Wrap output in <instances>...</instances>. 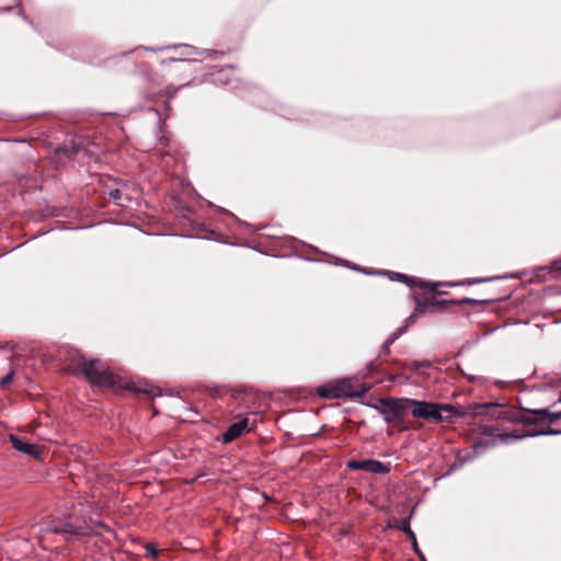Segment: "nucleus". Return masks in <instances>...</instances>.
Here are the masks:
<instances>
[{
	"label": "nucleus",
	"mask_w": 561,
	"mask_h": 561,
	"mask_svg": "<svg viewBox=\"0 0 561 561\" xmlns=\"http://www.w3.org/2000/svg\"><path fill=\"white\" fill-rule=\"evenodd\" d=\"M485 413L495 417L496 420H519L523 424L529 426L534 425L533 431H512L502 432L497 426L485 425L483 426V434L499 437L504 443L531 437L537 435H556L561 434V411L551 412L549 409L534 410L528 414L516 416V413L511 411L505 405L496 403H486L483 405Z\"/></svg>",
	"instance_id": "1"
},
{
	"label": "nucleus",
	"mask_w": 561,
	"mask_h": 561,
	"mask_svg": "<svg viewBox=\"0 0 561 561\" xmlns=\"http://www.w3.org/2000/svg\"><path fill=\"white\" fill-rule=\"evenodd\" d=\"M437 284L427 285L423 295H415V312L417 313H449L455 312L457 305L472 304L477 308L476 312H497L499 302L496 300L481 299L474 300L465 298L462 300L447 299L445 294L436 290Z\"/></svg>",
	"instance_id": "2"
},
{
	"label": "nucleus",
	"mask_w": 561,
	"mask_h": 561,
	"mask_svg": "<svg viewBox=\"0 0 561 561\" xmlns=\"http://www.w3.org/2000/svg\"><path fill=\"white\" fill-rule=\"evenodd\" d=\"M78 366L80 367V371L92 385L102 388L119 386L137 393H146L151 397L159 396L154 388L147 382L136 383L134 381H121L119 377L110 371L106 364L100 359H87L84 356H79Z\"/></svg>",
	"instance_id": "3"
},
{
	"label": "nucleus",
	"mask_w": 561,
	"mask_h": 561,
	"mask_svg": "<svg viewBox=\"0 0 561 561\" xmlns=\"http://www.w3.org/2000/svg\"><path fill=\"white\" fill-rule=\"evenodd\" d=\"M408 404L414 419H421L432 424L451 422L454 417H459L463 414L460 408L447 403L410 399Z\"/></svg>",
	"instance_id": "4"
},
{
	"label": "nucleus",
	"mask_w": 561,
	"mask_h": 561,
	"mask_svg": "<svg viewBox=\"0 0 561 561\" xmlns=\"http://www.w3.org/2000/svg\"><path fill=\"white\" fill-rule=\"evenodd\" d=\"M368 391V388L360 386V390L353 387L351 379H341L320 386L317 389V394L323 399H340V398H354L363 397Z\"/></svg>",
	"instance_id": "5"
},
{
	"label": "nucleus",
	"mask_w": 561,
	"mask_h": 561,
	"mask_svg": "<svg viewBox=\"0 0 561 561\" xmlns=\"http://www.w3.org/2000/svg\"><path fill=\"white\" fill-rule=\"evenodd\" d=\"M409 398L386 399L380 402L379 412L388 424H392L400 430H407L403 425V419L407 411H410Z\"/></svg>",
	"instance_id": "6"
},
{
	"label": "nucleus",
	"mask_w": 561,
	"mask_h": 561,
	"mask_svg": "<svg viewBox=\"0 0 561 561\" xmlns=\"http://www.w3.org/2000/svg\"><path fill=\"white\" fill-rule=\"evenodd\" d=\"M346 468L350 470H363L371 473L386 474L390 472V466L377 459L348 460Z\"/></svg>",
	"instance_id": "7"
},
{
	"label": "nucleus",
	"mask_w": 561,
	"mask_h": 561,
	"mask_svg": "<svg viewBox=\"0 0 561 561\" xmlns=\"http://www.w3.org/2000/svg\"><path fill=\"white\" fill-rule=\"evenodd\" d=\"M254 423L250 426L248 416H240V419L232 423L227 431L222 434V442L225 444L231 443L239 438L243 433L252 431Z\"/></svg>",
	"instance_id": "8"
},
{
	"label": "nucleus",
	"mask_w": 561,
	"mask_h": 561,
	"mask_svg": "<svg viewBox=\"0 0 561 561\" xmlns=\"http://www.w3.org/2000/svg\"><path fill=\"white\" fill-rule=\"evenodd\" d=\"M10 442L12 447L18 451L33 456L34 458H38L41 456V448L38 445L28 443L16 435H10Z\"/></svg>",
	"instance_id": "9"
},
{
	"label": "nucleus",
	"mask_w": 561,
	"mask_h": 561,
	"mask_svg": "<svg viewBox=\"0 0 561 561\" xmlns=\"http://www.w3.org/2000/svg\"><path fill=\"white\" fill-rule=\"evenodd\" d=\"M49 531L58 533V534H69V535H73V536H90L94 533L93 529L88 525H72V524H66L62 527L49 528Z\"/></svg>",
	"instance_id": "10"
},
{
	"label": "nucleus",
	"mask_w": 561,
	"mask_h": 561,
	"mask_svg": "<svg viewBox=\"0 0 561 561\" xmlns=\"http://www.w3.org/2000/svg\"><path fill=\"white\" fill-rule=\"evenodd\" d=\"M411 318L408 319L404 327L399 328L397 331H394L381 345V348L379 351V357L388 356L390 353V346L403 334L407 327L409 325Z\"/></svg>",
	"instance_id": "11"
},
{
	"label": "nucleus",
	"mask_w": 561,
	"mask_h": 561,
	"mask_svg": "<svg viewBox=\"0 0 561 561\" xmlns=\"http://www.w3.org/2000/svg\"><path fill=\"white\" fill-rule=\"evenodd\" d=\"M431 366V362L427 359L424 360H414L411 363V369L412 370H419L423 367L428 368Z\"/></svg>",
	"instance_id": "12"
},
{
	"label": "nucleus",
	"mask_w": 561,
	"mask_h": 561,
	"mask_svg": "<svg viewBox=\"0 0 561 561\" xmlns=\"http://www.w3.org/2000/svg\"><path fill=\"white\" fill-rule=\"evenodd\" d=\"M13 376H14V370L13 369H10V371L3 376L0 380V387L4 388L7 387L8 385H10L13 380Z\"/></svg>",
	"instance_id": "13"
},
{
	"label": "nucleus",
	"mask_w": 561,
	"mask_h": 561,
	"mask_svg": "<svg viewBox=\"0 0 561 561\" xmlns=\"http://www.w3.org/2000/svg\"><path fill=\"white\" fill-rule=\"evenodd\" d=\"M110 198L114 201L117 205H123L122 203V192L119 190H112L108 193Z\"/></svg>",
	"instance_id": "14"
},
{
	"label": "nucleus",
	"mask_w": 561,
	"mask_h": 561,
	"mask_svg": "<svg viewBox=\"0 0 561 561\" xmlns=\"http://www.w3.org/2000/svg\"><path fill=\"white\" fill-rule=\"evenodd\" d=\"M147 556L150 558H156L158 556V549L154 543L146 545Z\"/></svg>",
	"instance_id": "15"
},
{
	"label": "nucleus",
	"mask_w": 561,
	"mask_h": 561,
	"mask_svg": "<svg viewBox=\"0 0 561 561\" xmlns=\"http://www.w3.org/2000/svg\"><path fill=\"white\" fill-rule=\"evenodd\" d=\"M402 530L408 533L413 538L414 546L416 547L415 536H414L413 531L410 529V526L408 523L404 524V526L402 527Z\"/></svg>",
	"instance_id": "16"
},
{
	"label": "nucleus",
	"mask_w": 561,
	"mask_h": 561,
	"mask_svg": "<svg viewBox=\"0 0 561 561\" xmlns=\"http://www.w3.org/2000/svg\"><path fill=\"white\" fill-rule=\"evenodd\" d=\"M226 77V71L225 70H221L218 72V80H222L224 78Z\"/></svg>",
	"instance_id": "17"
},
{
	"label": "nucleus",
	"mask_w": 561,
	"mask_h": 561,
	"mask_svg": "<svg viewBox=\"0 0 561 561\" xmlns=\"http://www.w3.org/2000/svg\"><path fill=\"white\" fill-rule=\"evenodd\" d=\"M556 264L558 265V268L561 270V260L556 262Z\"/></svg>",
	"instance_id": "18"
},
{
	"label": "nucleus",
	"mask_w": 561,
	"mask_h": 561,
	"mask_svg": "<svg viewBox=\"0 0 561 561\" xmlns=\"http://www.w3.org/2000/svg\"><path fill=\"white\" fill-rule=\"evenodd\" d=\"M96 525L100 526V527H104V524L101 523V522L96 523Z\"/></svg>",
	"instance_id": "19"
}]
</instances>
